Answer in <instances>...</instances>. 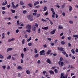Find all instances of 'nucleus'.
<instances>
[{"mask_svg": "<svg viewBox=\"0 0 78 78\" xmlns=\"http://www.w3.org/2000/svg\"><path fill=\"white\" fill-rule=\"evenodd\" d=\"M12 60H13V61H15V60H16V58H14V57H12Z\"/></svg>", "mask_w": 78, "mask_h": 78, "instance_id": "774afa93", "label": "nucleus"}, {"mask_svg": "<svg viewBox=\"0 0 78 78\" xmlns=\"http://www.w3.org/2000/svg\"><path fill=\"white\" fill-rule=\"evenodd\" d=\"M58 29H63V27H59Z\"/></svg>", "mask_w": 78, "mask_h": 78, "instance_id": "4d7b16f0", "label": "nucleus"}, {"mask_svg": "<svg viewBox=\"0 0 78 78\" xmlns=\"http://www.w3.org/2000/svg\"><path fill=\"white\" fill-rule=\"evenodd\" d=\"M27 18L30 22H31L32 21H33V17L31 16V15H29L27 16Z\"/></svg>", "mask_w": 78, "mask_h": 78, "instance_id": "f03ea898", "label": "nucleus"}, {"mask_svg": "<svg viewBox=\"0 0 78 78\" xmlns=\"http://www.w3.org/2000/svg\"><path fill=\"white\" fill-rule=\"evenodd\" d=\"M0 58L1 59H3V56L1 54H0Z\"/></svg>", "mask_w": 78, "mask_h": 78, "instance_id": "e433bc0d", "label": "nucleus"}, {"mask_svg": "<svg viewBox=\"0 0 78 78\" xmlns=\"http://www.w3.org/2000/svg\"><path fill=\"white\" fill-rule=\"evenodd\" d=\"M35 51H34V53H37V49H36V48H35Z\"/></svg>", "mask_w": 78, "mask_h": 78, "instance_id": "473e14b6", "label": "nucleus"}, {"mask_svg": "<svg viewBox=\"0 0 78 78\" xmlns=\"http://www.w3.org/2000/svg\"><path fill=\"white\" fill-rule=\"evenodd\" d=\"M49 73L50 74H54V73H55L52 70H50L49 71Z\"/></svg>", "mask_w": 78, "mask_h": 78, "instance_id": "dca6fc26", "label": "nucleus"}, {"mask_svg": "<svg viewBox=\"0 0 78 78\" xmlns=\"http://www.w3.org/2000/svg\"><path fill=\"white\" fill-rule=\"evenodd\" d=\"M33 15L34 16H36L37 15V13H33Z\"/></svg>", "mask_w": 78, "mask_h": 78, "instance_id": "3c124183", "label": "nucleus"}, {"mask_svg": "<svg viewBox=\"0 0 78 78\" xmlns=\"http://www.w3.org/2000/svg\"><path fill=\"white\" fill-rule=\"evenodd\" d=\"M43 47H44V48H46V47H47V44H45L43 45Z\"/></svg>", "mask_w": 78, "mask_h": 78, "instance_id": "864d4df0", "label": "nucleus"}, {"mask_svg": "<svg viewBox=\"0 0 78 78\" xmlns=\"http://www.w3.org/2000/svg\"><path fill=\"white\" fill-rule=\"evenodd\" d=\"M2 39H3V38H5V34L4 33H3L2 34Z\"/></svg>", "mask_w": 78, "mask_h": 78, "instance_id": "bb28decb", "label": "nucleus"}, {"mask_svg": "<svg viewBox=\"0 0 78 78\" xmlns=\"http://www.w3.org/2000/svg\"><path fill=\"white\" fill-rule=\"evenodd\" d=\"M12 50V48H8L7 49V52H8L9 51H11Z\"/></svg>", "mask_w": 78, "mask_h": 78, "instance_id": "f3484780", "label": "nucleus"}, {"mask_svg": "<svg viewBox=\"0 0 78 78\" xmlns=\"http://www.w3.org/2000/svg\"><path fill=\"white\" fill-rule=\"evenodd\" d=\"M41 21H42V22H46V20H44V19H41Z\"/></svg>", "mask_w": 78, "mask_h": 78, "instance_id": "49530a36", "label": "nucleus"}, {"mask_svg": "<svg viewBox=\"0 0 78 78\" xmlns=\"http://www.w3.org/2000/svg\"><path fill=\"white\" fill-rule=\"evenodd\" d=\"M42 29L44 30H48V27H42Z\"/></svg>", "mask_w": 78, "mask_h": 78, "instance_id": "4468645a", "label": "nucleus"}, {"mask_svg": "<svg viewBox=\"0 0 78 78\" xmlns=\"http://www.w3.org/2000/svg\"><path fill=\"white\" fill-rule=\"evenodd\" d=\"M11 11L12 13H15V12H16V11L14 10L11 9Z\"/></svg>", "mask_w": 78, "mask_h": 78, "instance_id": "c756f323", "label": "nucleus"}, {"mask_svg": "<svg viewBox=\"0 0 78 78\" xmlns=\"http://www.w3.org/2000/svg\"><path fill=\"white\" fill-rule=\"evenodd\" d=\"M40 7V5H37L35 6V8H38Z\"/></svg>", "mask_w": 78, "mask_h": 78, "instance_id": "052dcab7", "label": "nucleus"}, {"mask_svg": "<svg viewBox=\"0 0 78 78\" xmlns=\"http://www.w3.org/2000/svg\"><path fill=\"white\" fill-rule=\"evenodd\" d=\"M17 69L19 70H22V69H23V68L22 67H21L20 66H19L17 67Z\"/></svg>", "mask_w": 78, "mask_h": 78, "instance_id": "2eb2a0df", "label": "nucleus"}, {"mask_svg": "<svg viewBox=\"0 0 78 78\" xmlns=\"http://www.w3.org/2000/svg\"><path fill=\"white\" fill-rule=\"evenodd\" d=\"M20 3L21 5H24V3L22 1H20Z\"/></svg>", "mask_w": 78, "mask_h": 78, "instance_id": "4be33fe9", "label": "nucleus"}, {"mask_svg": "<svg viewBox=\"0 0 78 78\" xmlns=\"http://www.w3.org/2000/svg\"><path fill=\"white\" fill-rule=\"evenodd\" d=\"M46 62L47 63L49 64H51V62L49 59H47L46 60Z\"/></svg>", "mask_w": 78, "mask_h": 78, "instance_id": "423d86ee", "label": "nucleus"}, {"mask_svg": "<svg viewBox=\"0 0 78 78\" xmlns=\"http://www.w3.org/2000/svg\"><path fill=\"white\" fill-rule=\"evenodd\" d=\"M40 32H41V29L39 28L38 30V33H40Z\"/></svg>", "mask_w": 78, "mask_h": 78, "instance_id": "603ef678", "label": "nucleus"}, {"mask_svg": "<svg viewBox=\"0 0 78 78\" xmlns=\"http://www.w3.org/2000/svg\"><path fill=\"white\" fill-rule=\"evenodd\" d=\"M73 37H76V38H78V35H75L73 36Z\"/></svg>", "mask_w": 78, "mask_h": 78, "instance_id": "c85d7f7f", "label": "nucleus"}, {"mask_svg": "<svg viewBox=\"0 0 78 78\" xmlns=\"http://www.w3.org/2000/svg\"><path fill=\"white\" fill-rule=\"evenodd\" d=\"M51 52V50H49L46 52L47 55H50V53Z\"/></svg>", "mask_w": 78, "mask_h": 78, "instance_id": "6e6552de", "label": "nucleus"}, {"mask_svg": "<svg viewBox=\"0 0 78 78\" xmlns=\"http://www.w3.org/2000/svg\"><path fill=\"white\" fill-rule=\"evenodd\" d=\"M27 32H28V33H30L31 32V31H30V30L27 29L26 30Z\"/></svg>", "mask_w": 78, "mask_h": 78, "instance_id": "4c0bfd02", "label": "nucleus"}, {"mask_svg": "<svg viewBox=\"0 0 78 78\" xmlns=\"http://www.w3.org/2000/svg\"><path fill=\"white\" fill-rule=\"evenodd\" d=\"M63 60V58L62 57L60 58V61L61 62Z\"/></svg>", "mask_w": 78, "mask_h": 78, "instance_id": "8fccbe9b", "label": "nucleus"}, {"mask_svg": "<svg viewBox=\"0 0 78 78\" xmlns=\"http://www.w3.org/2000/svg\"><path fill=\"white\" fill-rule=\"evenodd\" d=\"M35 25L37 28H38V24H37V23H35Z\"/></svg>", "mask_w": 78, "mask_h": 78, "instance_id": "a19ab883", "label": "nucleus"}, {"mask_svg": "<svg viewBox=\"0 0 78 78\" xmlns=\"http://www.w3.org/2000/svg\"><path fill=\"white\" fill-rule=\"evenodd\" d=\"M64 48L62 47H58V50H59L61 51H64L62 52V53H63L64 55H65L66 56V57H68V55L66 53V51H65L64 50Z\"/></svg>", "mask_w": 78, "mask_h": 78, "instance_id": "f257e3e1", "label": "nucleus"}, {"mask_svg": "<svg viewBox=\"0 0 78 78\" xmlns=\"http://www.w3.org/2000/svg\"><path fill=\"white\" fill-rule=\"evenodd\" d=\"M23 51L24 52H25V51H27V48H24L23 49Z\"/></svg>", "mask_w": 78, "mask_h": 78, "instance_id": "bf43d9fd", "label": "nucleus"}, {"mask_svg": "<svg viewBox=\"0 0 78 78\" xmlns=\"http://www.w3.org/2000/svg\"><path fill=\"white\" fill-rule=\"evenodd\" d=\"M17 25H20V24H19V20L17 21Z\"/></svg>", "mask_w": 78, "mask_h": 78, "instance_id": "58836bf2", "label": "nucleus"}, {"mask_svg": "<svg viewBox=\"0 0 78 78\" xmlns=\"http://www.w3.org/2000/svg\"><path fill=\"white\" fill-rule=\"evenodd\" d=\"M27 12V10H24L23 11V13L24 14H25Z\"/></svg>", "mask_w": 78, "mask_h": 78, "instance_id": "2f4dec72", "label": "nucleus"}, {"mask_svg": "<svg viewBox=\"0 0 78 78\" xmlns=\"http://www.w3.org/2000/svg\"><path fill=\"white\" fill-rule=\"evenodd\" d=\"M60 78H65V76H64V73H61Z\"/></svg>", "mask_w": 78, "mask_h": 78, "instance_id": "0eeeda50", "label": "nucleus"}, {"mask_svg": "<svg viewBox=\"0 0 78 78\" xmlns=\"http://www.w3.org/2000/svg\"><path fill=\"white\" fill-rule=\"evenodd\" d=\"M28 6H29V7L32 8V7H33V4H32L31 3H29L28 4Z\"/></svg>", "mask_w": 78, "mask_h": 78, "instance_id": "a211bd4d", "label": "nucleus"}, {"mask_svg": "<svg viewBox=\"0 0 78 78\" xmlns=\"http://www.w3.org/2000/svg\"><path fill=\"white\" fill-rule=\"evenodd\" d=\"M18 77H20V76H21V75H20V73H19L18 74Z\"/></svg>", "mask_w": 78, "mask_h": 78, "instance_id": "de8ad7c7", "label": "nucleus"}, {"mask_svg": "<svg viewBox=\"0 0 78 78\" xmlns=\"http://www.w3.org/2000/svg\"><path fill=\"white\" fill-rule=\"evenodd\" d=\"M44 53H45V50H43L40 51V54L41 55H42V54Z\"/></svg>", "mask_w": 78, "mask_h": 78, "instance_id": "9b49d317", "label": "nucleus"}, {"mask_svg": "<svg viewBox=\"0 0 78 78\" xmlns=\"http://www.w3.org/2000/svg\"><path fill=\"white\" fill-rule=\"evenodd\" d=\"M71 52L73 54H75V50H74V49H72L71 50Z\"/></svg>", "mask_w": 78, "mask_h": 78, "instance_id": "412c9836", "label": "nucleus"}, {"mask_svg": "<svg viewBox=\"0 0 78 78\" xmlns=\"http://www.w3.org/2000/svg\"><path fill=\"white\" fill-rule=\"evenodd\" d=\"M49 20V22H50V24H51V25H53V22H51V21L50 20Z\"/></svg>", "mask_w": 78, "mask_h": 78, "instance_id": "c03bdc74", "label": "nucleus"}, {"mask_svg": "<svg viewBox=\"0 0 78 78\" xmlns=\"http://www.w3.org/2000/svg\"><path fill=\"white\" fill-rule=\"evenodd\" d=\"M36 27L35 25H33L32 28V31H36Z\"/></svg>", "mask_w": 78, "mask_h": 78, "instance_id": "39448f33", "label": "nucleus"}, {"mask_svg": "<svg viewBox=\"0 0 78 78\" xmlns=\"http://www.w3.org/2000/svg\"><path fill=\"white\" fill-rule=\"evenodd\" d=\"M51 10L52 11V12H54V10L53 9V8H51Z\"/></svg>", "mask_w": 78, "mask_h": 78, "instance_id": "13d9d810", "label": "nucleus"}, {"mask_svg": "<svg viewBox=\"0 0 78 78\" xmlns=\"http://www.w3.org/2000/svg\"><path fill=\"white\" fill-rule=\"evenodd\" d=\"M54 72H55V73H58V69H55L54 70Z\"/></svg>", "mask_w": 78, "mask_h": 78, "instance_id": "393cba45", "label": "nucleus"}, {"mask_svg": "<svg viewBox=\"0 0 78 78\" xmlns=\"http://www.w3.org/2000/svg\"><path fill=\"white\" fill-rule=\"evenodd\" d=\"M60 43H61V44H62V45H64V44H66V42H64V41H62L60 42Z\"/></svg>", "mask_w": 78, "mask_h": 78, "instance_id": "aec40b11", "label": "nucleus"}, {"mask_svg": "<svg viewBox=\"0 0 78 78\" xmlns=\"http://www.w3.org/2000/svg\"><path fill=\"white\" fill-rule=\"evenodd\" d=\"M44 9V11H45L47 9V7L46 6H45L43 8Z\"/></svg>", "mask_w": 78, "mask_h": 78, "instance_id": "6ab92c4d", "label": "nucleus"}, {"mask_svg": "<svg viewBox=\"0 0 78 78\" xmlns=\"http://www.w3.org/2000/svg\"><path fill=\"white\" fill-rule=\"evenodd\" d=\"M22 43L23 44H24L25 43V39H23L22 41Z\"/></svg>", "mask_w": 78, "mask_h": 78, "instance_id": "37998d69", "label": "nucleus"}, {"mask_svg": "<svg viewBox=\"0 0 78 78\" xmlns=\"http://www.w3.org/2000/svg\"><path fill=\"white\" fill-rule=\"evenodd\" d=\"M50 44H51V46H54L55 45V43H50Z\"/></svg>", "mask_w": 78, "mask_h": 78, "instance_id": "ea45409f", "label": "nucleus"}, {"mask_svg": "<svg viewBox=\"0 0 78 78\" xmlns=\"http://www.w3.org/2000/svg\"><path fill=\"white\" fill-rule=\"evenodd\" d=\"M39 56V54H36L35 55H34V58H37V57H38Z\"/></svg>", "mask_w": 78, "mask_h": 78, "instance_id": "5701e85b", "label": "nucleus"}, {"mask_svg": "<svg viewBox=\"0 0 78 78\" xmlns=\"http://www.w3.org/2000/svg\"><path fill=\"white\" fill-rule=\"evenodd\" d=\"M2 67L3 69H4V70H5V69H6V66H3Z\"/></svg>", "mask_w": 78, "mask_h": 78, "instance_id": "f704fd0d", "label": "nucleus"}, {"mask_svg": "<svg viewBox=\"0 0 78 78\" xmlns=\"http://www.w3.org/2000/svg\"><path fill=\"white\" fill-rule=\"evenodd\" d=\"M61 61H59L58 62V65L59 66H64V62H61Z\"/></svg>", "mask_w": 78, "mask_h": 78, "instance_id": "20e7f679", "label": "nucleus"}, {"mask_svg": "<svg viewBox=\"0 0 78 78\" xmlns=\"http://www.w3.org/2000/svg\"><path fill=\"white\" fill-rule=\"evenodd\" d=\"M45 73H46V71H44L43 72V75H45Z\"/></svg>", "mask_w": 78, "mask_h": 78, "instance_id": "79ce46f5", "label": "nucleus"}, {"mask_svg": "<svg viewBox=\"0 0 78 78\" xmlns=\"http://www.w3.org/2000/svg\"><path fill=\"white\" fill-rule=\"evenodd\" d=\"M15 40V38H13L11 39H9L8 41V42H10L11 41H14Z\"/></svg>", "mask_w": 78, "mask_h": 78, "instance_id": "ddd939ff", "label": "nucleus"}, {"mask_svg": "<svg viewBox=\"0 0 78 78\" xmlns=\"http://www.w3.org/2000/svg\"><path fill=\"white\" fill-rule=\"evenodd\" d=\"M21 63H23V60L22 59H21Z\"/></svg>", "mask_w": 78, "mask_h": 78, "instance_id": "69168bd1", "label": "nucleus"}, {"mask_svg": "<svg viewBox=\"0 0 78 78\" xmlns=\"http://www.w3.org/2000/svg\"><path fill=\"white\" fill-rule=\"evenodd\" d=\"M67 39H68V40H71V37H68Z\"/></svg>", "mask_w": 78, "mask_h": 78, "instance_id": "e2e57ef3", "label": "nucleus"}, {"mask_svg": "<svg viewBox=\"0 0 78 78\" xmlns=\"http://www.w3.org/2000/svg\"><path fill=\"white\" fill-rule=\"evenodd\" d=\"M37 62L39 64H40V63H41V60H38Z\"/></svg>", "mask_w": 78, "mask_h": 78, "instance_id": "5fc2aeb1", "label": "nucleus"}, {"mask_svg": "<svg viewBox=\"0 0 78 78\" xmlns=\"http://www.w3.org/2000/svg\"><path fill=\"white\" fill-rule=\"evenodd\" d=\"M19 30L18 29L16 30V33H19Z\"/></svg>", "mask_w": 78, "mask_h": 78, "instance_id": "338daca9", "label": "nucleus"}, {"mask_svg": "<svg viewBox=\"0 0 78 78\" xmlns=\"http://www.w3.org/2000/svg\"><path fill=\"white\" fill-rule=\"evenodd\" d=\"M48 12H46L44 14V15H45V16H47V15H48Z\"/></svg>", "mask_w": 78, "mask_h": 78, "instance_id": "6e6d98bb", "label": "nucleus"}, {"mask_svg": "<svg viewBox=\"0 0 78 78\" xmlns=\"http://www.w3.org/2000/svg\"><path fill=\"white\" fill-rule=\"evenodd\" d=\"M62 8H64V7H65V3L63 4L62 5Z\"/></svg>", "mask_w": 78, "mask_h": 78, "instance_id": "c9c22d12", "label": "nucleus"}, {"mask_svg": "<svg viewBox=\"0 0 78 78\" xmlns=\"http://www.w3.org/2000/svg\"><path fill=\"white\" fill-rule=\"evenodd\" d=\"M21 56L22 58V59H23V56H24V55L23 54V53H21Z\"/></svg>", "mask_w": 78, "mask_h": 78, "instance_id": "72a5a7b5", "label": "nucleus"}, {"mask_svg": "<svg viewBox=\"0 0 78 78\" xmlns=\"http://www.w3.org/2000/svg\"><path fill=\"white\" fill-rule=\"evenodd\" d=\"M14 2H12V7L13 9H16V6H15V5H14Z\"/></svg>", "mask_w": 78, "mask_h": 78, "instance_id": "1a4fd4ad", "label": "nucleus"}, {"mask_svg": "<svg viewBox=\"0 0 78 78\" xmlns=\"http://www.w3.org/2000/svg\"><path fill=\"white\" fill-rule=\"evenodd\" d=\"M68 6H69V11H71L72 10V7L71 5H68Z\"/></svg>", "mask_w": 78, "mask_h": 78, "instance_id": "f8f14e48", "label": "nucleus"}, {"mask_svg": "<svg viewBox=\"0 0 78 78\" xmlns=\"http://www.w3.org/2000/svg\"><path fill=\"white\" fill-rule=\"evenodd\" d=\"M48 40V41H51V38H47Z\"/></svg>", "mask_w": 78, "mask_h": 78, "instance_id": "0e129e2a", "label": "nucleus"}, {"mask_svg": "<svg viewBox=\"0 0 78 78\" xmlns=\"http://www.w3.org/2000/svg\"><path fill=\"white\" fill-rule=\"evenodd\" d=\"M26 73L27 74H30V71H29V70H27L26 71Z\"/></svg>", "mask_w": 78, "mask_h": 78, "instance_id": "b1692460", "label": "nucleus"}, {"mask_svg": "<svg viewBox=\"0 0 78 78\" xmlns=\"http://www.w3.org/2000/svg\"><path fill=\"white\" fill-rule=\"evenodd\" d=\"M31 37H30V38L29 39H28L27 40V41L28 42H30V41H31Z\"/></svg>", "mask_w": 78, "mask_h": 78, "instance_id": "7c9ffc66", "label": "nucleus"}, {"mask_svg": "<svg viewBox=\"0 0 78 78\" xmlns=\"http://www.w3.org/2000/svg\"><path fill=\"white\" fill-rule=\"evenodd\" d=\"M55 31H56V29H54L50 32V34H54L55 33Z\"/></svg>", "mask_w": 78, "mask_h": 78, "instance_id": "9d476101", "label": "nucleus"}, {"mask_svg": "<svg viewBox=\"0 0 78 78\" xmlns=\"http://www.w3.org/2000/svg\"><path fill=\"white\" fill-rule=\"evenodd\" d=\"M11 55H9L8 56L7 58V59H11Z\"/></svg>", "mask_w": 78, "mask_h": 78, "instance_id": "a878e982", "label": "nucleus"}, {"mask_svg": "<svg viewBox=\"0 0 78 78\" xmlns=\"http://www.w3.org/2000/svg\"><path fill=\"white\" fill-rule=\"evenodd\" d=\"M28 45L29 47H30L31 45H32V43H29L28 44Z\"/></svg>", "mask_w": 78, "mask_h": 78, "instance_id": "cd10ccee", "label": "nucleus"}, {"mask_svg": "<svg viewBox=\"0 0 78 78\" xmlns=\"http://www.w3.org/2000/svg\"><path fill=\"white\" fill-rule=\"evenodd\" d=\"M72 59H75V57L73 56H72Z\"/></svg>", "mask_w": 78, "mask_h": 78, "instance_id": "680f3d73", "label": "nucleus"}, {"mask_svg": "<svg viewBox=\"0 0 78 78\" xmlns=\"http://www.w3.org/2000/svg\"><path fill=\"white\" fill-rule=\"evenodd\" d=\"M26 28L28 30H31V26L30 24H28L26 26Z\"/></svg>", "mask_w": 78, "mask_h": 78, "instance_id": "7ed1b4c3", "label": "nucleus"}, {"mask_svg": "<svg viewBox=\"0 0 78 78\" xmlns=\"http://www.w3.org/2000/svg\"><path fill=\"white\" fill-rule=\"evenodd\" d=\"M69 23H70V24H73V21H69Z\"/></svg>", "mask_w": 78, "mask_h": 78, "instance_id": "a18cd8bd", "label": "nucleus"}, {"mask_svg": "<svg viewBox=\"0 0 78 78\" xmlns=\"http://www.w3.org/2000/svg\"><path fill=\"white\" fill-rule=\"evenodd\" d=\"M41 16V14H37V17L38 18L39 17H40Z\"/></svg>", "mask_w": 78, "mask_h": 78, "instance_id": "09e8293b", "label": "nucleus"}]
</instances>
